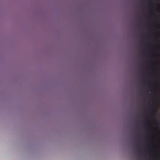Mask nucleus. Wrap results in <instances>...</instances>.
I'll return each mask as SVG.
<instances>
[{"instance_id": "obj_1", "label": "nucleus", "mask_w": 160, "mask_h": 160, "mask_svg": "<svg viewBox=\"0 0 160 160\" xmlns=\"http://www.w3.org/2000/svg\"><path fill=\"white\" fill-rule=\"evenodd\" d=\"M147 122H149V121H147Z\"/></svg>"}, {"instance_id": "obj_2", "label": "nucleus", "mask_w": 160, "mask_h": 160, "mask_svg": "<svg viewBox=\"0 0 160 160\" xmlns=\"http://www.w3.org/2000/svg\"><path fill=\"white\" fill-rule=\"evenodd\" d=\"M151 3H153V2H151Z\"/></svg>"}]
</instances>
